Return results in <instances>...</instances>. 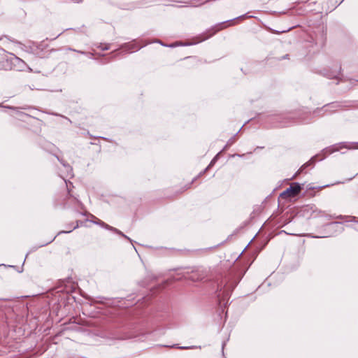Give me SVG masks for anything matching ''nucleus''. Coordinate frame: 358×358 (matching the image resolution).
<instances>
[{
	"label": "nucleus",
	"mask_w": 358,
	"mask_h": 358,
	"mask_svg": "<svg viewBox=\"0 0 358 358\" xmlns=\"http://www.w3.org/2000/svg\"><path fill=\"white\" fill-rule=\"evenodd\" d=\"M301 189V185L299 183L293 182L289 187L280 194V196L282 199L294 197L300 193Z\"/></svg>",
	"instance_id": "obj_1"
},
{
	"label": "nucleus",
	"mask_w": 358,
	"mask_h": 358,
	"mask_svg": "<svg viewBox=\"0 0 358 358\" xmlns=\"http://www.w3.org/2000/svg\"><path fill=\"white\" fill-rule=\"evenodd\" d=\"M186 59H187V61L183 65L186 69H194L199 65V61L194 57H187Z\"/></svg>",
	"instance_id": "obj_2"
},
{
	"label": "nucleus",
	"mask_w": 358,
	"mask_h": 358,
	"mask_svg": "<svg viewBox=\"0 0 358 358\" xmlns=\"http://www.w3.org/2000/svg\"><path fill=\"white\" fill-rule=\"evenodd\" d=\"M106 229L113 231V232L116 233L117 234L120 235L121 236L127 239L128 241H131V240L127 236H126L121 231H120L119 229H117L113 227H106Z\"/></svg>",
	"instance_id": "obj_3"
},
{
	"label": "nucleus",
	"mask_w": 358,
	"mask_h": 358,
	"mask_svg": "<svg viewBox=\"0 0 358 358\" xmlns=\"http://www.w3.org/2000/svg\"><path fill=\"white\" fill-rule=\"evenodd\" d=\"M79 227V224H78V221L76 222V226L73 227L72 224H69L68 227H67V229L66 231H61L58 233V235L61 234H64V233H70L73 230L78 228Z\"/></svg>",
	"instance_id": "obj_4"
},
{
	"label": "nucleus",
	"mask_w": 358,
	"mask_h": 358,
	"mask_svg": "<svg viewBox=\"0 0 358 358\" xmlns=\"http://www.w3.org/2000/svg\"><path fill=\"white\" fill-rule=\"evenodd\" d=\"M218 157V154L212 159L210 164L206 168L203 173H205L207 170H208L213 164L215 163Z\"/></svg>",
	"instance_id": "obj_5"
},
{
	"label": "nucleus",
	"mask_w": 358,
	"mask_h": 358,
	"mask_svg": "<svg viewBox=\"0 0 358 358\" xmlns=\"http://www.w3.org/2000/svg\"><path fill=\"white\" fill-rule=\"evenodd\" d=\"M353 146H345L348 149H358V143H353Z\"/></svg>",
	"instance_id": "obj_6"
},
{
	"label": "nucleus",
	"mask_w": 358,
	"mask_h": 358,
	"mask_svg": "<svg viewBox=\"0 0 358 358\" xmlns=\"http://www.w3.org/2000/svg\"><path fill=\"white\" fill-rule=\"evenodd\" d=\"M173 347H176L177 348L182 349V350H186V349H192V348H195L194 346H192V347H185V346L179 347V346H177V345H173Z\"/></svg>",
	"instance_id": "obj_7"
},
{
	"label": "nucleus",
	"mask_w": 358,
	"mask_h": 358,
	"mask_svg": "<svg viewBox=\"0 0 358 358\" xmlns=\"http://www.w3.org/2000/svg\"><path fill=\"white\" fill-rule=\"evenodd\" d=\"M220 28L217 29L216 30H215L210 36H207L206 38H209L210 36H211L213 34H215L217 31H219L220 29H222L223 28V24H220Z\"/></svg>",
	"instance_id": "obj_8"
},
{
	"label": "nucleus",
	"mask_w": 358,
	"mask_h": 358,
	"mask_svg": "<svg viewBox=\"0 0 358 358\" xmlns=\"http://www.w3.org/2000/svg\"><path fill=\"white\" fill-rule=\"evenodd\" d=\"M315 162V157L311 158V159L304 164V166H309Z\"/></svg>",
	"instance_id": "obj_9"
},
{
	"label": "nucleus",
	"mask_w": 358,
	"mask_h": 358,
	"mask_svg": "<svg viewBox=\"0 0 358 358\" xmlns=\"http://www.w3.org/2000/svg\"><path fill=\"white\" fill-rule=\"evenodd\" d=\"M101 226L103 227L104 228L106 229V227H110V225L106 224L105 222H102V221H100L98 222Z\"/></svg>",
	"instance_id": "obj_10"
},
{
	"label": "nucleus",
	"mask_w": 358,
	"mask_h": 358,
	"mask_svg": "<svg viewBox=\"0 0 358 358\" xmlns=\"http://www.w3.org/2000/svg\"><path fill=\"white\" fill-rule=\"evenodd\" d=\"M70 50L71 51H74V52H77L78 53H80V54H83V55H85L86 53L83 51H80V50H76L75 49H72V48H69Z\"/></svg>",
	"instance_id": "obj_11"
},
{
	"label": "nucleus",
	"mask_w": 358,
	"mask_h": 358,
	"mask_svg": "<svg viewBox=\"0 0 358 358\" xmlns=\"http://www.w3.org/2000/svg\"><path fill=\"white\" fill-rule=\"evenodd\" d=\"M340 222H331V224H339Z\"/></svg>",
	"instance_id": "obj_12"
},
{
	"label": "nucleus",
	"mask_w": 358,
	"mask_h": 358,
	"mask_svg": "<svg viewBox=\"0 0 358 358\" xmlns=\"http://www.w3.org/2000/svg\"><path fill=\"white\" fill-rule=\"evenodd\" d=\"M103 50H108V46H106L104 48H102Z\"/></svg>",
	"instance_id": "obj_13"
},
{
	"label": "nucleus",
	"mask_w": 358,
	"mask_h": 358,
	"mask_svg": "<svg viewBox=\"0 0 358 358\" xmlns=\"http://www.w3.org/2000/svg\"><path fill=\"white\" fill-rule=\"evenodd\" d=\"M336 218H343V216L340 215V216L337 217Z\"/></svg>",
	"instance_id": "obj_14"
},
{
	"label": "nucleus",
	"mask_w": 358,
	"mask_h": 358,
	"mask_svg": "<svg viewBox=\"0 0 358 358\" xmlns=\"http://www.w3.org/2000/svg\"><path fill=\"white\" fill-rule=\"evenodd\" d=\"M306 166H304V165H303L302 167H301V169H303V168L306 167Z\"/></svg>",
	"instance_id": "obj_15"
},
{
	"label": "nucleus",
	"mask_w": 358,
	"mask_h": 358,
	"mask_svg": "<svg viewBox=\"0 0 358 358\" xmlns=\"http://www.w3.org/2000/svg\"><path fill=\"white\" fill-rule=\"evenodd\" d=\"M60 163H62L63 165H65L62 161H60Z\"/></svg>",
	"instance_id": "obj_16"
},
{
	"label": "nucleus",
	"mask_w": 358,
	"mask_h": 358,
	"mask_svg": "<svg viewBox=\"0 0 358 358\" xmlns=\"http://www.w3.org/2000/svg\"><path fill=\"white\" fill-rule=\"evenodd\" d=\"M308 188L309 189H315V187H309Z\"/></svg>",
	"instance_id": "obj_17"
},
{
	"label": "nucleus",
	"mask_w": 358,
	"mask_h": 358,
	"mask_svg": "<svg viewBox=\"0 0 358 358\" xmlns=\"http://www.w3.org/2000/svg\"><path fill=\"white\" fill-rule=\"evenodd\" d=\"M357 175H358V173H357Z\"/></svg>",
	"instance_id": "obj_18"
}]
</instances>
